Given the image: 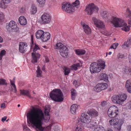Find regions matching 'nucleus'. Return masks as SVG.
Wrapping results in <instances>:
<instances>
[{"instance_id": "obj_58", "label": "nucleus", "mask_w": 131, "mask_h": 131, "mask_svg": "<svg viewBox=\"0 0 131 131\" xmlns=\"http://www.w3.org/2000/svg\"><path fill=\"white\" fill-rule=\"evenodd\" d=\"M6 104L5 103H3L1 105V108H5V107Z\"/></svg>"}, {"instance_id": "obj_52", "label": "nucleus", "mask_w": 131, "mask_h": 131, "mask_svg": "<svg viewBox=\"0 0 131 131\" xmlns=\"http://www.w3.org/2000/svg\"><path fill=\"white\" fill-rule=\"evenodd\" d=\"M128 109H131V100H130L127 105Z\"/></svg>"}, {"instance_id": "obj_30", "label": "nucleus", "mask_w": 131, "mask_h": 131, "mask_svg": "<svg viewBox=\"0 0 131 131\" xmlns=\"http://www.w3.org/2000/svg\"><path fill=\"white\" fill-rule=\"evenodd\" d=\"M76 53L78 55H83L86 52L84 50L77 49L75 50Z\"/></svg>"}, {"instance_id": "obj_11", "label": "nucleus", "mask_w": 131, "mask_h": 131, "mask_svg": "<svg viewBox=\"0 0 131 131\" xmlns=\"http://www.w3.org/2000/svg\"><path fill=\"white\" fill-rule=\"evenodd\" d=\"M90 70L91 73H97L101 71V68L99 67L98 63L96 62H93L90 65Z\"/></svg>"}, {"instance_id": "obj_54", "label": "nucleus", "mask_w": 131, "mask_h": 131, "mask_svg": "<svg viewBox=\"0 0 131 131\" xmlns=\"http://www.w3.org/2000/svg\"><path fill=\"white\" fill-rule=\"evenodd\" d=\"M107 102L106 101H104L102 102L101 105L102 106H104L107 104Z\"/></svg>"}, {"instance_id": "obj_32", "label": "nucleus", "mask_w": 131, "mask_h": 131, "mask_svg": "<svg viewBox=\"0 0 131 131\" xmlns=\"http://www.w3.org/2000/svg\"><path fill=\"white\" fill-rule=\"evenodd\" d=\"M37 77H39L41 76L42 71L40 70V68L39 66L37 67V70L36 71Z\"/></svg>"}, {"instance_id": "obj_50", "label": "nucleus", "mask_w": 131, "mask_h": 131, "mask_svg": "<svg viewBox=\"0 0 131 131\" xmlns=\"http://www.w3.org/2000/svg\"><path fill=\"white\" fill-rule=\"evenodd\" d=\"M71 67L72 68V70H77V67L75 64L72 65L71 66Z\"/></svg>"}, {"instance_id": "obj_31", "label": "nucleus", "mask_w": 131, "mask_h": 131, "mask_svg": "<svg viewBox=\"0 0 131 131\" xmlns=\"http://www.w3.org/2000/svg\"><path fill=\"white\" fill-rule=\"evenodd\" d=\"M68 9H67L66 12L68 13H70L74 11V6H72L70 5L69 7L68 8Z\"/></svg>"}, {"instance_id": "obj_39", "label": "nucleus", "mask_w": 131, "mask_h": 131, "mask_svg": "<svg viewBox=\"0 0 131 131\" xmlns=\"http://www.w3.org/2000/svg\"><path fill=\"white\" fill-rule=\"evenodd\" d=\"M6 51L4 50H2L0 53V60L2 59V57L6 54Z\"/></svg>"}, {"instance_id": "obj_64", "label": "nucleus", "mask_w": 131, "mask_h": 131, "mask_svg": "<svg viewBox=\"0 0 131 131\" xmlns=\"http://www.w3.org/2000/svg\"><path fill=\"white\" fill-rule=\"evenodd\" d=\"M128 41L129 42V43L130 45L131 44V39H129L128 40Z\"/></svg>"}, {"instance_id": "obj_16", "label": "nucleus", "mask_w": 131, "mask_h": 131, "mask_svg": "<svg viewBox=\"0 0 131 131\" xmlns=\"http://www.w3.org/2000/svg\"><path fill=\"white\" fill-rule=\"evenodd\" d=\"M50 38V34L48 32H44L41 39L43 42H46L49 40Z\"/></svg>"}, {"instance_id": "obj_37", "label": "nucleus", "mask_w": 131, "mask_h": 131, "mask_svg": "<svg viewBox=\"0 0 131 131\" xmlns=\"http://www.w3.org/2000/svg\"><path fill=\"white\" fill-rule=\"evenodd\" d=\"M94 131H106L104 127L101 126L95 128Z\"/></svg>"}, {"instance_id": "obj_10", "label": "nucleus", "mask_w": 131, "mask_h": 131, "mask_svg": "<svg viewBox=\"0 0 131 131\" xmlns=\"http://www.w3.org/2000/svg\"><path fill=\"white\" fill-rule=\"evenodd\" d=\"M91 117H90L88 115L85 113H82L81 115V117L79 118L78 121L79 122L80 121L83 123H89L91 119Z\"/></svg>"}, {"instance_id": "obj_46", "label": "nucleus", "mask_w": 131, "mask_h": 131, "mask_svg": "<svg viewBox=\"0 0 131 131\" xmlns=\"http://www.w3.org/2000/svg\"><path fill=\"white\" fill-rule=\"evenodd\" d=\"M37 1L41 5L45 4V0H37Z\"/></svg>"}, {"instance_id": "obj_20", "label": "nucleus", "mask_w": 131, "mask_h": 131, "mask_svg": "<svg viewBox=\"0 0 131 131\" xmlns=\"http://www.w3.org/2000/svg\"><path fill=\"white\" fill-rule=\"evenodd\" d=\"M125 87L127 91L131 93V82L130 80H127L126 83Z\"/></svg>"}, {"instance_id": "obj_18", "label": "nucleus", "mask_w": 131, "mask_h": 131, "mask_svg": "<svg viewBox=\"0 0 131 131\" xmlns=\"http://www.w3.org/2000/svg\"><path fill=\"white\" fill-rule=\"evenodd\" d=\"M125 16L127 18H130L128 19V23L129 26L131 27V12L128 8H127L126 9Z\"/></svg>"}, {"instance_id": "obj_35", "label": "nucleus", "mask_w": 131, "mask_h": 131, "mask_svg": "<svg viewBox=\"0 0 131 131\" xmlns=\"http://www.w3.org/2000/svg\"><path fill=\"white\" fill-rule=\"evenodd\" d=\"M32 10L31 11V14H34L37 12V8L34 5H32L31 7Z\"/></svg>"}, {"instance_id": "obj_17", "label": "nucleus", "mask_w": 131, "mask_h": 131, "mask_svg": "<svg viewBox=\"0 0 131 131\" xmlns=\"http://www.w3.org/2000/svg\"><path fill=\"white\" fill-rule=\"evenodd\" d=\"M27 46L24 42L20 43L19 45V51L22 53H24L26 51V47Z\"/></svg>"}, {"instance_id": "obj_62", "label": "nucleus", "mask_w": 131, "mask_h": 131, "mask_svg": "<svg viewBox=\"0 0 131 131\" xmlns=\"http://www.w3.org/2000/svg\"><path fill=\"white\" fill-rule=\"evenodd\" d=\"M128 59H129V61L130 63H131V57L130 56H128Z\"/></svg>"}, {"instance_id": "obj_56", "label": "nucleus", "mask_w": 131, "mask_h": 131, "mask_svg": "<svg viewBox=\"0 0 131 131\" xmlns=\"http://www.w3.org/2000/svg\"><path fill=\"white\" fill-rule=\"evenodd\" d=\"M7 118V117L6 116H4L3 117L1 121L3 122H4V121H5L6 120Z\"/></svg>"}, {"instance_id": "obj_14", "label": "nucleus", "mask_w": 131, "mask_h": 131, "mask_svg": "<svg viewBox=\"0 0 131 131\" xmlns=\"http://www.w3.org/2000/svg\"><path fill=\"white\" fill-rule=\"evenodd\" d=\"M20 95L27 96L30 99L33 98L31 95L30 92L29 90H20Z\"/></svg>"}, {"instance_id": "obj_27", "label": "nucleus", "mask_w": 131, "mask_h": 131, "mask_svg": "<svg viewBox=\"0 0 131 131\" xmlns=\"http://www.w3.org/2000/svg\"><path fill=\"white\" fill-rule=\"evenodd\" d=\"M69 4L67 2L63 3L62 5V8L63 10L66 11L67 9H68V8L70 6Z\"/></svg>"}, {"instance_id": "obj_57", "label": "nucleus", "mask_w": 131, "mask_h": 131, "mask_svg": "<svg viewBox=\"0 0 131 131\" xmlns=\"http://www.w3.org/2000/svg\"><path fill=\"white\" fill-rule=\"evenodd\" d=\"M92 20L93 21H94V24H95V23H97V19L93 17L92 18Z\"/></svg>"}, {"instance_id": "obj_63", "label": "nucleus", "mask_w": 131, "mask_h": 131, "mask_svg": "<svg viewBox=\"0 0 131 131\" xmlns=\"http://www.w3.org/2000/svg\"><path fill=\"white\" fill-rule=\"evenodd\" d=\"M23 128L24 130L25 129L26 130H27L28 129V128L26 126H24L23 127Z\"/></svg>"}, {"instance_id": "obj_47", "label": "nucleus", "mask_w": 131, "mask_h": 131, "mask_svg": "<svg viewBox=\"0 0 131 131\" xmlns=\"http://www.w3.org/2000/svg\"><path fill=\"white\" fill-rule=\"evenodd\" d=\"M5 4L6 3L3 2V1L2 0V1L0 2V7L3 8L5 7Z\"/></svg>"}, {"instance_id": "obj_28", "label": "nucleus", "mask_w": 131, "mask_h": 131, "mask_svg": "<svg viewBox=\"0 0 131 131\" xmlns=\"http://www.w3.org/2000/svg\"><path fill=\"white\" fill-rule=\"evenodd\" d=\"M83 29L85 32L86 34H89L91 33V29L88 25H85Z\"/></svg>"}, {"instance_id": "obj_42", "label": "nucleus", "mask_w": 131, "mask_h": 131, "mask_svg": "<svg viewBox=\"0 0 131 131\" xmlns=\"http://www.w3.org/2000/svg\"><path fill=\"white\" fill-rule=\"evenodd\" d=\"M118 44L117 43H114L113 44V45L111 46L110 49L113 48L114 49H115L118 46Z\"/></svg>"}, {"instance_id": "obj_48", "label": "nucleus", "mask_w": 131, "mask_h": 131, "mask_svg": "<svg viewBox=\"0 0 131 131\" xmlns=\"http://www.w3.org/2000/svg\"><path fill=\"white\" fill-rule=\"evenodd\" d=\"M124 57V55L121 53H119L117 55V58L118 59H122Z\"/></svg>"}, {"instance_id": "obj_7", "label": "nucleus", "mask_w": 131, "mask_h": 131, "mask_svg": "<svg viewBox=\"0 0 131 131\" xmlns=\"http://www.w3.org/2000/svg\"><path fill=\"white\" fill-rule=\"evenodd\" d=\"M119 111L117 106H113L110 107L108 109L107 114L108 116L111 118H113L118 115Z\"/></svg>"}, {"instance_id": "obj_4", "label": "nucleus", "mask_w": 131, "mask_h": 131, "mask_svg": "<svg viewBox=\"0 0 131 131\" xmlns=\"http://www.w3.org/2000/svg\"><path fill=\"white\" fill-rule=\"evenodd\" d=\"M54 49L60 50V54L62 57L65 58L67 57L68 54V48L61 43H57L54 46Z\"/></svg>"}, {"instance_id": "obj_45", "label": "nucleus", "mask_w": 131, "mask_h": 131, "mask_svg": "<svg viewBox=\"0 0 131 131\" xmlns=\"http://www.w3.org/2000/svg\"><path fill=\"white\" fill-rule=\"evenodd\" d=\"M91 122L90 123H89V125H92V126H91L90 127H92L93 126H94L97 125V124L96 123V122L94 121H91Z\"/></svg>"}, {"instance_id": "obj_41", "label": "nucleus", "mask_w": 131, "mask_h": 131, "mask_svg": "<svg viewBox=\"0 0 131 131\" xmlns=\"http://www.w3.org/2000/svg\"><path fill=\"white\" fill-rule=\"evenodd\" d=\"M98 65L99 66V67H100L101 68H101H102V69H104L105 66V62H103L102 63H100L98 64Z\"/></svg>"}, {"instance_id": "obj_29", "label": "nucleus", "mask_w": 131, "mask_h": 131, "mask_svg": "<svg viewBox=\"0 0 131 131\" xmlns=\"http://www.w3.org/2000/svg\"><path fill=\"white\" fill-rule=\"evenodd\" d=\"M99 84L101 90L106 89L107 87V85L106 83H99Z\"/></svg>"}, {"instance_id": "obj_2", "label": "nucleus", "mask_w": 131, "mask_h": 131, "mask_svg": "<svg viewBox=\"0 0 131 131\" xmlns=\"http://www.w3.org/2000/svg\"><path fill=\"white\" fill-rule=\"evenodd\" d=\"M111 22L115 27H122V29L126 31H129V27L123 20L115 17H111Z\"/></svg>"}, {"instance_id": "obj_23", "label": "nucleus", "mask_w": 131, "mask_h": 131, "mask_svg": "<svg viewBox=\"0 0 131 131\" xmlns=\"http://www.w3.org/2000/svg\"><path fill=\"white\" fill-rule=\"evenodd\" d=\"M100 80H103L106 82H108V77L107 75L105 73L101 74L100 76Z\"/></svg>"}, {"instance_id": "obj_60", "label": "nucleus", "mask_w": 131, "mask_h": 131, "mask_svg": "<svg viewBox=\"0 0 131 131\" xmlns=\"http://www.w3.org/2000/svg\"><path fill=\"white\" fill-rule=\"evenodd\" d=\"M127 130L128 131H131V125H129L127 127Z\"/></svg>"}, {"instance_id": "obj_12", "label": "nucleus", "mask_w": 131, "mask_h": 131, "mask_svg": "<svg viewBox=\"0 0 131 131\" xmlns=\"http://www.w3.org/2000/svg\"><path fill=\"white\" fill-rule=\"evenodd\" d=\"M41 19L43 23L47 24L50 22L51 17L49 14L45 13L42 15Z\"/></svg>"}, {"instance_id": "obj_51", "label": "nucleus", "mask_w": 131, "mask_h": 131, "mask_svg": "<svg viewBox=\"0 0 131 131\" xmlns=\"http://www.w3.org/2000/svg\"><path fill=\"white\" fill-rule=\"evenodd\" d=\"M39 47L36 45H35V46L34 48L33 49V51L34 52H35L38 49H39Z\"/></svg>"}, {"instance_id": "obj_25", "label": "nucleus", "mask_w": 131, "mask_h": 131, "mask_svg": "<svg viewBox=\"0 0 131 131\" xmlns=\"http://www.w3.org/2000/svg\"><path fill=\"white\" fill-rule=\"evenodd\" d=\"M71 99L73 100H75V97L77 95V93L75 90L74 89H71Z\"/></svg>"}, {"instance_id": "obj_22", "label": "nucleus", "mask_w": 131, "mask_h": 131, "mask_svg": "<svg viewBox=\"0 0 131 131\" xmlns=\"http://www.w3.org/2000/svg\"><path fill=\"white\" fill-rule=\"evenodd\" d=\"M87 114L88 115L91 116H97L98 115V112L95 110H91L88 111Z\"/></svg>"}, {"instance_id": "obj_53", "label": "nucleus", "mask_w": 131, "mask_h": 131, "mask_svg": "<svg viewBox=\"0 0 131 131\" xmlns=\"http://www.w3.org/2000/svg\"><path fill=\"white\" fill-rule=\"evenodd\" d=\"M73 84L75 85L76 87H78L79 86V85H78V82L77 81L75 80L73 82Z\"/></svg>"}, {"instance_id": "obj_9", "label": "nucleus", "mask_w": 131, "mask_h": 131, "mask_svg": "<svg viewBox=\"0 0 131 131\" xmlns=\"http://www.w3.org/2000/svg\"><path fill=\"white\" fill-rule=\"evenodd\" d=\"M7 25L6 28L8 31L17 32L18 30V28L17 27L16 24L14 21H11L9 23H7Z\"/></svg>"}, {"instance_id": "obj_36", "label": "nucleus", "mask_w": 131, "mask_h": 131, "mask_svg": "<svg viewBox=\"0 0 131 131\" xmlns=\"http://www.w3.org/2000/svg\"><path fill=\"white\" fill-rule=\"evenodd\" d=\"M94 89V91L97 92H99L101 91L99 83L95 86Z\"/></svg>"}, {"instance_id": "obj_43", "label": "nucleus", "mask_w": 131, "mask_h": 131, "mask_svg": "<svg viewBox=\"0 0 131 131\" xmlns=\"http://www.w3.org/2000/svg\"><path fill=\"white\" fill-rule=\"evenodd\" d=\"M73 6H76L79 5L80 4L79 1L78 0H76L75 1L72 3Z\"/></svg>"}, {"instance_id": "obj_49", "label": "nucleus", "mask_w": 131, "mask_h": 131, "mask_svg": "<svg viewBox=\"0 0 131 131\" xmlns=\"http://www.w3.org/2000/svg\"><path fill=\"white\" fill-rule=\"evenodd\" d=\"M4 17V15L2 13H0V22L2 21Z\"/></svg>"}, {"instance_id": "obj_3", "label": "nucleus", "mask_w": 131, "mask_h": 131, "mask_svg": "<svg viewBox=\"0 0 131 131\" xmlns=\"http://www.w3.org/2000/svg\"><path fill=\"white\" fill-rule=\"evenodd\" d=\"M52 100L55 102H60L63 100V94L60 89H55L51 91L49 94Z\"/></svg>"}, {"instance_id": "obj_40", "label": "nucleus", "mask_w": 131, "mask_h": 131, "mask_svg": "<svg viewBox=\"0 0 131 131\" xmlns=\"http://www.w3.org/2000/svg\"><path fill=\"white\" fill-rule=\"evenodd\" d=\"M83 127L80 126H78L75 129L74 131H82Z\"/></svg>"}, {"instance_id": "obj_24", "label": "nucleus", "mask_w": 131, "mask_h": 131, "mask_svg": "<svg viewBox=\"0 0 131 131\" xmlns=\"http://www.w3.org/2000/svg\"><path fill=\"white\" fill-rule=\"evenodd\" d=\"M77 104H76L72 105L70 108V112L72 114H75L76 113V111L77 108Z\"/></svg>"}, {"instance_id": "obj_34", "label": "nucleus", "mask_w": 131, "mask_h": 131, "mask_svg": "<svg viewBox=\"0 0 131 131\" xmlns=\"http://www.w3.org/2000/svg\"><path fill=\"white\" fill-rule=\"evenodd\" d=\"M63 70L64 71V75H67L70 72V70L69 69L67 68L66 67H64L63 68Z\"/></svg>"}, {"instance_id": "obj_6", "label": "nucleus", "mask_w": 131, "mask_h": 131, "mask_svg": "<svg viewBox=\"0 0 131 131\" xmlns=\"http://www.w3.org/2000/svg\"><path fill=\"white\" fill-rule=\"evenodd\" d=\"M124 121L123 119L117 118H115L110 120L109 122L111 125L115 126V128L116 129L119 130L121 129V126L123 124Z\"/></svg>"}, {"instance_id": "obj_13", "label": "nucleus", "mask_w": 131, "mask_h": 131, "mask_svg": "<svg viewBox=\"0 0 131 131\" xmlns=\"http://www.w3.org/2000/svg\"><path fill=\"white\" fill-rule=\"evenodd\" d=\"M31 54L32 58L31 62L33 63H36L40 57V54L36 52L32 53Z\"/></svg>"}, {"instance_id": "obj_59", "label": "nucleus", "mask_w": 131, "mask_h": 131, "mask_svg": "<svg viewBox=\"0 0 131 131\" xmlns=\"http://www.w3.org/2000/svg\"><path fill=\"white\" fill-rule=\"evenodd\" d=\"M52 125V124H50L49 126H48L46 127V128H47V129H48V130H49L50 129Z\"/></svg>"}, {"instance_id": "obj_38", "label": "nucleus", "mask_w": 131, "mask_h": 131, "mask_svg": "<svg viewBox=\"0 0 131 131\" xmlns=\"http://www.w3.org/2000/svg\"><path fill=\"white\" fill-rule=\"evenodd\" d=\"M8 91L10 92L13 91L15 93H16L17 92V90L16 86H11V89H9Z\"/></svg>"}, {"instance_id": "obj_1", "label": "nucleus", "mask_w": 131, "mask_h": 131, "mask_svg": "<svg viewBox=\"0 0 131 131\" xmlns=\"http://www.w3.org/2000/svg\"><path fill=\"white\" fill-rule=\"evenodd\" d=\"M50 109L49 105L45 106L44 112L45 115L47 116L46 119L42 111L39 109L32 110L27 113L26 115L27 118H28L30 122L33 125L34 127L37 131H44L45 129V128L42 126V121L50 119V117L49 112Z\"/></svg>"}, {"instance_id": "obj_19", "label": "nucleus", "mask_w": 131, "mask_h": 131, "mask_svg": "<svg viewBox=\"0 0 131 131\" xmlns=\"http://www.w3.org/2000/svg\"><path fill=\"white\" fill-rule=\"evenodd\" d=\"M19 23L21 25H25L27 24V20L26 18L23 16L20 17L18 19Z\"/></svg>"}, {"instance_id": "obj_5", "label": "nucleus", "mask_w": 131, "mask_h": 131, "mask_svg": "<svg viewBox=\"0 0 131 131\" xmlns=\"http://www.w3.org/2000/svg\"><path fill=\"white\" fill-rule=\"evenodd\" d=\"M126 98L127 96L125 94L114 95L112 96L111 100L113 103L120 105L122 104V103L124 101Z\"/></svg>"}, {"instance_id": "obj_61", "label": "nucleus", "mask_w": 131, "mask_h": 131, "mask_svg": "<svg viewBox=\"0 0 131 131\" xmlns=\"http://www.w3.org/2000/svg\"><path fill=\"white\" fill-rule=\"evenodd\" d=\"M81 24L82 26L83 27V28H84V27H85V25H87L85 24L83 22H81Z\"/></svg>"}, {"instance_id": "obj_26", "label": "nucleus", "mask_w": 131, "mask_h": 131, "mask_svg": "<svg viewBox=\"0 0 131 131\" xmlns=\"http://www.w3.org/2000/svg\"><path fill=\"white\" fill-rule=\"evenodd\" d=\"M95 25L98 27L101 28H103L104 27V25L103 22L100 20H98L96 23H95Z\"/></svg>"}, {"instance_id": "obj_33", "label": "nucleus", "mask_w": 131, "mask_h": 131, "mask_svg": "<svg viewBox=\"0 0 131 131\" xmlns=\"http://www.w3.org/2000/svg\"><path fill=\"white\" fill-rule=\"evenodd\" d=\"M7 84V83L5 79L3 78L0 79V86L4 85L6 86Z\"/></svg>"}, {"instance_id": "obj_8", "label": "nucleus", "mask_w": 131, "mask_h": 131, "mask_svg": "<svg viewBox=\"0 0 131 131\" xmlns=\"http://www.w3.org/2000/svg\"><path fill=\"white\" fill-rule=\"evenodd\" d=\"M98 10V8L93 4L88 5L86 7L85 9V12L89 15H92L94 12H97Z\"/></svg>"}, {"instance_id": "obj_55", "label": "nucleus", "mask_w": 131, "mask_h": 131, "mask_svg": "<svg viewBox=\"0 0 131 131\" xmlns=\"http://www.w3.org/2000/svg\"><path fill=\"white\" fill-rule=\"evenodd\" d=\"M10 83L11 84V87L15 86L14 82L11 80H10Z\"/></svg>"}, {"instance_id": "obj_44", "label": "nucleus", "mask_w": 131, "mask_h": 131, "mask_svg": "<svg viewBox=\"0 0 131 131\" xmlns=\"http://www.w3.org/2000/svg\"><path fill=\"white\" fill-rule=\"evenodd\" d=\"M130 45L129 43V42L127 41V42H125V43L122 46V47L123 48L125 47V46L126 47H128Z\"/></svg>"}, {"instance_id": "obj_21", "label": "nucleus", "mask_w": 131, "mask_h": 131, "mask_svg": "<svg viewBox=\"0 0 131 131\" xmlns=\"http://www.w3.org/2000/svg\"><path fill=\"white\" fill-rule=\"evenodd\" d=\"M44 32L42 30H39L36 33V36L38 39H41Z\"/></svg>"}, {"instance_id": "obj_15", "label": "nucleus", "mask_w": 131, "mask_h": 131, "mask_svg": "<svg viewBox=\"0 0 131 131\" xmlns=\"http://www.w3.org/2000/svg\"><path fill=\"white\" fill-rule=\"evenodd\" d=\"M109 13L106 11H103L101 13V15L102 18L105 19L108 21H111V20L109 17Z\"/></svg>"}]
</instances>
